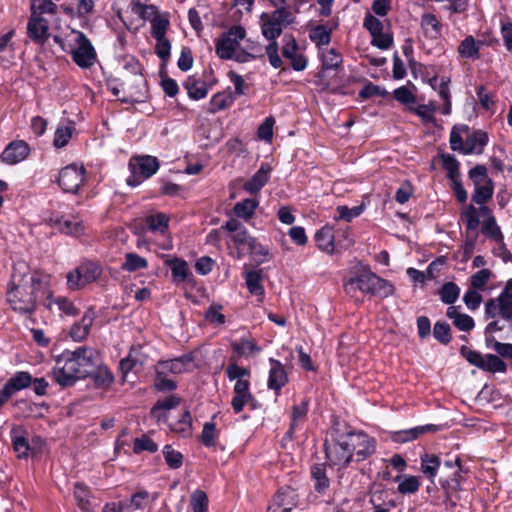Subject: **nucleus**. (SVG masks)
<instances>
[{"label":"nucleus","instance_id":"obj_14","mask_svg":"<svg viewBox=\"0 0 512 512\" xmlns=\"http://www.w3.org/2000/svg\"><path fill=\"white\" fill-rule=\"evenodd\" d=\"M299 502L297 491L290 487H280L273 495L267 512H291Z\"/></svg>","mask_w":512,"mask_h":512},{"label":"nucleus","instance_id":"obj_9","mask_svg":"<svg viewBox=\"0 0 512 512\" xmlns=\"http://www.w3.org/2000/svg\"><path fill=\"white\" fill-rule=\"evenodd\" d=\"M348 435L351 442L353 462L360 463L376 453L377 440L363 430L352 428L348 424Z\"/></svg>","mask_w":512,"mask_h":512},{"label":"nucleus","instance_id":"obj_51","mask_svg":"<svg viewBox=\"0 0 512 512\" xmlns=\"http://www.w3.org/2000/svg\"><path fill=\"white\" fill-rule=\"evenodd\" d=\"M481 232L496 242H503V234L491 212L489 213V217L484 221Z\"/></svg>","mask_w":512,"mask_h":512},{"label":"nucleus","instance_id":"obj_42","mask_svg":"<svg viewBox=\"0 0 512 512\" xmlns=\"http://www.w3.org/2000/svg\"><path fill=\"white\" fill-rule=\"evenodd\" d=\"M259 202L256 199L246 198L234 205L233 211L238 218L248 220L252 218L258 207Z\"/></svg>","mask_w":512,"mask_h":512},{"label":"nucleus","instance_id":"obj_17","mask_svg":"<svg viewBox=\"0 0 512 512\" xmlns=\"http://www.w3.org/2000/svg\"><path fill=\"white\" fill-rule=\"evenodd\" d=\"M30 154V147L24 140L11 141L1 153V161L8 165H15L25 160Z\"/></svg>","mask_w":512,"mask_h":512},{"label":"nucleus","instance_id":"obj_57","mask_svg":"<svg viewBox=\"0 0 512 512\" xmlns=\"http://www.w3.org/2000/svg\"><path fill=\"white\" fill-rule=\"evenodd\" d=\"M190 505L193 512H207L209 507L207 494L203 490H195L191 494Z\"/></svg>","mask_w":512,"mask_h":512},{"label":"nucleus","instance_id":"obj_46","mask_svg":"<svg viewBox=\"0 0 512 512\" xmlns=\"http://www.w3.org/2000/svg\"><path fill=\"white\" fill-rule=\"evenodd\" d=\"M153 387L158 392H172L177 389V382L167 377L163 371L155 368Z\"/></svg>","mask_w":512,"mask_h":512},{"label":"nucleus","instance_id":"obj_21","mask_svg":"<svg viewBox=\"0 0 512 512\" xmlns=\"http://www.w3.org/2000/svg\"><path fill=\"white\" fill-rule=\"evenodd\" d=\"M327 461L315 463L310 467V478L313 482L314 491L320 495H325L330 489L331 481L327 475Z\"/></svg>","mask_w":512,"mask_h":512},{"label":"nucleus","instance_id":"obj_60","mask_svg":"<svg viewBox=\"0 0 512 512\" xmlns=\"http://www.w3.org/2000/svg\"><path fill=\"white\" fill-rule=\"evenodd\" d=\"M247 251L257 265L264 263L270 256L269 249L258 240L252 241Z\"/></svg>","mask_w":512,"mask_h":512},{"label":"nucleus","instance_id":"obj_39","mask_svg":"<svg viewBox=\"0 0 512 512\" xmlns=\"http://www.w3.org/2000/svg\"><path fill=\"white\" fill-rule=\"evenodd\" d=\"M170 218L162 212L151 214L146 217V225L151 232L165 234L169 228Z\"/></svg>","mask_w":512,"mask_h":512},{"label":"nucleus","instance_id":"obj_20","mask_svg":"<svg viewBox=\"0 0 512 512\" xmlns=\"http://www.w3.org/2000/svg\"><path fill=\"white\" fill-rule=\"evenodd\" d=\"M123 85H124V82L118 77H114L111 75V76L106 77V79H105V86H106L107 90L110 91L115 97H117L121 103L133 105V104H137V103H142L146 100V98H147V90L146 89L144 91L139 90L135 94H132L127 97H119L120 88L123 87Z\"/></svg>","mask_w":512,"mask_h":512},{"label":"nucleus","instance_id":"obj_5","mask_svg":"<svg viewBox=\"0 0 512 512\" xmlns=\"http://www.w3.org/2000/svg\"><path fill=\"white\" fill-rule=\"evenodd\" d=\"M43 219L47 226L69 237L79 238L86 233V227L79 215L65 217L59 211L47 209Z\"/></svg>","mask_w":512,"mask_h":512},{"label":"nucleus","instance_id":"obj_44","mask_svg":"<svg viewBox=\"0 0 512 512\" xmlns=\"http://www.w3.org/2000/svg\"><path fill=\"white\" fill-rule=\"evenodd\" d=\"M171 431L187 438L192 435V416L189 410H185L181 418L170 425Z\"/></svg>","mask_w":512,"mask_h":512},{"label":"nucleus","instance_id":"obj_62","mask_svg":"<svg viewBox=\"0 0 512 512\" xmlns=\"http://www.w3.org/2000/svg\"><path fill=\"white\" fill-rule=\"evenodd\" d=\"M163 456L166 464L171 469H178L183 464V455L181 452L176 451L171 445H165L163 448Z\"/></svg>","mask_w":512,"mask_h":512},{"label":"nucleus","instance_id":"obj_29","mask_svg":"<svg viewBox=\"0 0 512 512\" xmlns=\"http://www.w3.org/2000/svg\"><path fill=\"white\" fill-rule=\"evenodd\" d=\"M93 380L94 387L97 389L108 390L114 383L115 377L112 371L106 365L94 366L91 374L88 375Z\"/></svg>","mask_w":512,"mask_h":512},{"label":"nucleus","instance_id":"obj_11","mask_svg":"<svg viewBox=\"0 0 512 512\" xmlns=\"http://www.w3.org/2000/svg\"><path fill=\"white\" fill-rule=\"evenodd\" d=\"M246 36L245 29L240 25L232 26L227 32L222 33L215 44L216 55L223 60L232 59L239 43Z\"/></svg>","mask_w":512,"mask_h":512},{"label":"nucleus","instance_id":"obj_22","mask_svg":"<svg viewBox=\"0 0 512 512\" xmlns=\"http://www.w3.org/2000/svg\"><path fill=\"white\" fill-rule=\"evenodd\" d=\"M339 237V232L334 233L333 226L325 225L315 233V241L317 247L330 255L337 251L336 238Z\"/></svg>","mask_w":512,"mask_h":512},{"label":"nucleus","instance_id":"obj_55","mask_svg":"<svg viewBox=\"0 0 512 512\" xmlns=\"http://www.w3.org/2000/svg\"><path fill=\"white\" fill-rule=\"evenodd\" d=\"M459 130L462 132H468L470 130L469 126L466 124L461 125L459 128L455 125L453 126L451 132H450V148L453 151L460 152L464 154V146L462 136L459 133Z\"/></svg>","mask_w":512,"mask_h":512},{"label":"nucleus","instance_id":"obj_59","mask_svg":"<svg viewBox=\"0 0 512 512\" xmlns=\"http://www.w3.org/2000/svg\"><path fill=\"white\" fill-rule=\"evenodd\" d=\"M75 128L73 126H59L54 133L53 145L56 148L65 147L72 138Z\"/></svg>","mask_w":512,"mask_h":512},{"label":"nucleus","instance_id":"obj_35","mask_svg":"<svg viewBox=\"0 0 512 512\" xmlns=\"http://www.w3.org/2000/svg\"><path fill=\"white\" fill-rule=\"evenodd\" d=\"M182 401V398L177 394H170L169 396L158 399L152 406L150 414L153 418L160 420L162 418V410H171L176 408Z\"/></svg>","mask_w":512,"mask_h":512},{"label":"nucleus","instance_id":"obj_8","mask_svg":"<svg viewBox=\"0 0 512 512\" xmlns=\"http://www.w3.org/2000/svg\"><path fill=\"white\" fill-rule=\"evenodd\" d=\"M466 474H459L458 472H452L449 476L440 477L439 485L443 491V503L447 509H455L458 505H461V501L466 497L464 493V483L466 481Z\"/></svg>","mask_w":512,"mask_h":512},{"label":"nucleus","instance_id":"obj_28","mask_svg":"<svg viewBox=\"0 0 512 512\" xmlns=\"http://www.w3.org/2000/svg\"><path fill=\"white\" fill-rule=\"evenodd\" d=\"M164 264L171 269L172 280L176 284L185 282L190 275L188 263L182 258L167 255Z\"/></svg>","mask_w":512,"mask_h":512},{"label":"nucleus","instance_id":"obj_10","mask_svg":"<svg viewBox=\"0 0 512 512\" xmlns=\"http://www.w3.org/2000/svg\"><path fill=\"white\" fill-rule=\"evenodd\" d=\"M86 173L83 164L71 163L59 171L56 182L63 192L77 194L85 182Z\"/></svg>","mask_w":512,"mask_h":512},{"label":"nucleus","instance_id":"obj_23","mask_svg":"<svg viewBox=\"0 0 512 512\" xmlns=\"http://www.w3.org/2000/svg\"><path fill=\"white\" fill-rule=\"evenodd\" d=\"M488 141L489 136L487 132L481 129L473 130L472 133L466 137L464 155L482 154Z\"/></svg>","mask_w":512,"mask_h":512},{"label":"nucleus","instance_id":"obj_41","mask_svg":"<svg viewBox=\"0 0 512 512\" xmlns=\"http://www.w3.org/2000/svg\"><path fill=\"white\" fill-rule=\"evenodd\" d=\"M401 478L402 476L400 475L394 478L395 482H399L397 490L400 494H414L419 490L421 483L418 476H404L402 480Z\"/></svg>","mask_w":512,"mask_h":512},{"label":"nucleus","instance_id":"obj_53","mask_svg":"<svg viewBox=\"0 0 512 512\" xmlns=\"http://www.w3.org/2000/svg\"><path fill=\"white\" fill-rule=\"evenodd\" d=\"M151 35L153 38L166 37L170 22L167 17L155 15L151 20Z\"/></svg>","mask_w":512,"mask_h":512},{"label":"nucleus","instance_id":"obj_26","mask_svg":"<svg viewBox=\"0 0 512 512\" xmlns=\"http://www.w3.org/2000/svg\"><path fill=\"white\" fill-rule=\"evenodd\" d=\"M420 27L424 37L428 40H437L441 37L443 26L435 14H422Z\"/></svg>","mask_w":512,"mask_h":512},{"label":"nucleus","instance_id":"obj_15","mask_svg":"<svg viewBox=\"0 0 512 512\" xmlns=\"http://www.w3.org/2000/svg\"><path fill=\"white\" fill-rule=\"evenodd\" d=\"M442 429L441 425L426 424L416 426L410 429L390 431L389 438L394 443L403 444L418 439L421 435L427 433H436Z\"/></svg>","mask_w":512,"mask_h":512},{"label":"nucleus","instance_id":"obj_45","mask_svg":"<svg viewBox=\"0 0 512 512\" xmlns=\"http://www.w3.org/2000/svg\"><path fill=\"white\" fill-rule=\"evenodd\" d=\"M450 82V77L442 76L438 88L439 97L443 100V106L441 108V113L443 115H449L452 111L451 94L449 88Z\"/></svg>","mask_w":512,"mask_h":512},{"label":"nucleus","instance_id":"obj_38","mask_svg":"<svg viewBox=\"0 0 512 512\" xmlns=\"http://www.w3.org/2000/svg\"><path fill=\"white\" fill-rule=\"evenodd\" d=\"M331 29L326 25L318 24L309 29L310 40L318 47L326 46L331 42Z\"/></svg>","mask_w":512,"mask_h":512},{"label":"nucleus","instance_id":"obj_50","mask_svg":"<svg viewBox=\"0 0 512 512\" xmlns=\"http://www.w3.org/2000/svg\"><path fill=\"white\" fill-rule=\"evenodd\" d=\"M218 437L219 430H217L216 424L213 421L206 422L200 435L201 443L207 448L215 447Z\"/></svg>","mask_w":512,"mask_h":512},{"label":"nucleus","instance_id":"obj_36","mask_svg":"<svg viewBox=\"0 0 512 512\" xmlns=\"http://www.w3.org/2000/svg\"><path fill=\"white\" fill-rule=\"evenodd\" d=\"M236 357H229L226 375L230 381H242L251 378V370L248 367L238 365Z\"/></svg>","mask_w":512,"mask_h":512},{"label":"nucleus","instance_id":"obj_7","mask_svg":"<svg viewBox=\"0 0 512 512\" xmlns=\"http://www.w3.org/2000/svg\"><path fill=\"white\" fill-rule=\"evenodd\" d=\"M102 272L103 268L99 262L86 260L67 273V285L71 290L83 289L86 285L96 282Z\"/></svg>","mask_w":512,"mask_h":512},{"label":"nucleus","instance_id":"obj_58","mask_svg":"<svg viewBox=\"0 0 512 512\" xmlns=\"http://www.w3.org/2000/svg\"><path fill=\"white\" fill-rule=\"evenodd\" d=\"M434 338L443 345L451 342V327L447 322L437 321L433 327Z\"/></svg>","mask_w":512,"mask_h":512},{"label":"nucleus","instance_id":"obj_1","mask_svg":"<svg viewBox=\"0 0 512 512\" xmlns=\"http://www.w3.org/2000/svg\"><path fill=\"white\" fill-rule=\"evenodd\" d=\"M26 271L28 266L25 263L14 266L6 297L13 311L22 315H33L38 307L36 293H45L49 287L50 275L34 270L28 277Z\"/></svg>","mask_w":512,"mask_h":512},{"label":"nucleus","instance_id":"obj_40","mask_svg":"<svg viewBox=\"0 0 512 512\" xmlns=\"http://www.w3.org/2000/svg\"><path fill=\"white\" fill-rule=\"evenodd\" d=\"M321 60L322 70H337L343 64V56L335 48L324 50Z\"/></svg>","mask_w":512,"mask_h":512},{"label":"nucleus","instance_id":"obj_6","mask_svg":"<svg viewBox=\"0 0 512 512\" xmlns=\"http://www.w3.org/2000/svg\"><path fill=\"white\" fill-rule=\"evenodd\" d=\"M128 168L130 175L126 179V183L130 187H137L157 173L160 161L151 155H134L129 159Z\"/></svg>","mask_w":512,"mask_h":512},{"label":"nucleus","instance_id":"obj_52","mask_svg":"<svg viewBox=\"0 0 512 512\" xmlns=\"http://www.w3.org/2000/svg\"><path fill=\"white\" fill-rule=\"evenodd\" d=\"M261 30L267 40H276L282 34V26L272 16L263 21Z\"/></svg>","mask_w":512,"mask_h":512},{"label":"nucleus","instance_id":"obj_43","mask_svg":"<svg viewBox=\"0 0 512 512\" xmlns=\"http://www.w3.org/2000/svg\"><path fill=\"white\" fill-rule=\"evenodd\" d=\"M440 158L442 160V168L446 171V176L449 180L461 178L460 163L454 155L442 153Z\"/></svg>","mask_w":512,"mask_h":512},{"label":"nucleus","instance_id":"obj_30","mask_svg":"<svg viewBox=\"0 0 512 512\" xmlns=\"http://www.w3.org/2000/svg\"><path fill=\"white\" fill-rule=\"evenodd\" d=\"M244 278L249 293L258 297V301L262 302L265 296V288L262 284V269L247 271Z\"/></svg>","mask_w":512,"mask_h":512},{"label":"nucleus","instance_id":"obj_12","mask_svg":"<svg viewBox=\"0 0 512 512\" xmlns=\"http://www.w3.org/2000/svg\"><path fill=\"white\" fill-rule=\"evenodd\" d=\"M76 34L77 48L70 47L69 54L74 63L82 68L89 69L97 61V53L90 39L81 31H73Z\"/></svg>","mask_w":512,"mask_h":512},{"label":"nucleus","instance_id":"obj_19","mask_svg":"<svg viewBox=\"0 0 512 512\" xmlns=\"http://www.w3.org/2000/svg\"><path fill=\"white\" fill-rule=\"evenodd\" d=\"M12 446L19 459H28L36 454L35 448L29 443L26 431L22 427H13L10 431Z\"/></svg>","mask_w":512,"mask_h":512},{"label":"nucleus","instance_id":"obj_27","mask_svg":"<svg viewBox=\"0 0 512 512\" xmlns=\"http://www.w3.org/2000/svg\"><path fill=\"white\" fill-rule=\"evenodd\" d=\"M73 496L81 512H95L92 506V491L85 483L76 482L74 484Z\"/></svg>","mask_w":512,"mask_h":512},{"label":"nucleus","instance_id":"obj_63","mask_svg":"<svg viewBox=\"0 0 512 512\" xmlns=\"http://www.w3.org/2000/svg\"><path fill=\"white\" fill-rule=\"evenodd\" d=\"M461 218L466 222L467 231H475L480 225L478 210L473 205H469L461 213Z\"/></svg>","mask_w":512,"mask_h":512},{"label":"nucleus","instance_id":"obj_3","mask_svg":"<svg viewBox=\"0 0 512 512\" xmlns=\"http://www.w3.org/2000/svg\"><path fill=\"white\" fill-rule=\"evenodd\" d=\"M348 438V423L338 416H333L328 437L323 443L325 459L330 468L342 471L353 463L351 442Z\"/></svg>","mask_w":512,"mask_h":512},{"label":"nucleus","instance_id":"obj_54","mask_svg":"<svg viewBox=\"0 0 512 512\" xmlns=\"http://www.w3.org/2000/svg\"><path fill=\"white\" fill-rule=\"evenodd\" d=\"M482 370L490 373H505L507 371V364L495 354H486Z\"/></svg>","mask_w":512,"mask_h":512},{"label":"nucleus","instance_id":"obj_13","mask_svg":"<svg viewBox=\"0 0 512 512\" xmlns=\"http://www.w3.org/2000/svg\"><path fill=\"white\" fill-rule=\"evenodd\" d=\"M33 376L28 371L15 372L0 389V409L17 392L24 390L32 385Z\"/></svg>","mask_w":512,"mask_h":512},{"label":"nucleus","instance_id":"obj_33","mask_svg":"<svg viewBox=\"0 0 512 512\" xmlns=\"http://www.w3.org/2000/svg\"><path fill=\"white\" fill-rule=\"evenodd\" d=\"M235 101V95H233L231 88L228 87L222 92H217L210 99V113H217L221 110L229 108Z\"/></svg>","mask_w":512,"mask_h":512},{"label":"nucleus","instance_id":"obj_61","mask_svg":"<svg viewBox=\"0 0 512 512\" xmlns=\"http://www.w3.org/2000/svg\"><path fill=\"white\" fill-rule=\"evenodd\" d=\"M143 451L155 453L158 451V444L147 435H142L141 437L135 438L133 452L135 454H140Z\"/></svg>","mask_w":512,"mask_h":512},{"label":"nucleus","instance_id":"obj_48","mask_svg":"<svg viewBox=\"0 0 512 512\" xmlns=\"http://www.w3.org/2000/svg\"><path fill=\"white\" fill-rule=\"evenodd\" d=\"M147 267V260L144 257L132 252L125 255V261L121 265V269L127 272H135L138 270L146 269Z\"/></svg>","mask_w":512,"mask_h":512},{"label":"nucleus","instance_id":"obj_24","mask_svg":"<svg viewBox=\"0 0 512 512\" xmlns=\"http://www.w3.org/2000/svg\"><path fill=\"white\" fill-rule=\"evenodd\" d=\"M272 168L268 163H262L255 174L245 182L243 188L250 194H257L269 181Z\"/></svg>","mask_w":512,"mask_h":512},{"label":"nucleus","instance_id":"obj_16","mask_svg":"<svg viewBox=\"0 0 512 512\" xmlns=\"http://www.w3.org/2000/svg\"><path fill=\"white\" fill-rule=\"evenodd\" d=\"M269 364L267 387L274 391L276 396H279L282 388L289 382L288 373L281 361L277 359L269 358Z\"/></svg>","mask_w":512,"mask_h":512},{"label":"nucleus","instance_id":"obj_37","mask_svg":"<svg viewBox=\"0 0 512 512\" xmlns=\"http://www.w3.org/2000/svg\"><path fill=\"white\" fill-rule=\"evenodd\" d=\"M493 196V187L490 186V185H480V184H476L475 185V190H474V193H473V196H472V200L479 204V205H482L479 209V211L482 213V214H489L491 211L490 209L485 206L484 204L486 202H488Z\"/></svg>","mask_w":512,"mask_h":512},{"label":"nucleus","instance_id":"obj_32","mask_svg":"<svg viewBox=\"0 0 512 512\" xmlns=\"http://www.w3.org/2000/svg\"><path fill=\"white\" fill-rule=\"evenodd\" d=\"M458 55L463 59L477 60L480 58V46L478 41L472 36L467 35L457 47Z\"/></svg>","mask_w":512,"mask_h":512},{"label":"nucleus","instance_id":"obj_2","mask_svg":"<svg viewBox=\"0 0 512 512\" xmlns=\"http://www.w3.org/2000/svg\"><path fill=\"white\" fill-rule=\"evenodd\" d=\"M97 351L80 346L74 351L65 350L61 357L65 360L63 367L54 369V379L62 387H70L77 380L85 379L94 369Z\"/></svg>","mask_w":512,"mask_h":512},{"label":"nucleus","instance_id":"obj_34","mask_svg":"<svg viewBox=\"0 0 512 512\" xmlns=\"http://www.w3.org/2000/svg\"><path fill=\"white\" fill-rule=\"evenodd\" d=\"M233 354L230 357H236L239 360L241 357H248L250 354L259 352L261 348L252 340L245 337L238 341H232L230 344Z\"/></svg>","mask_w":512,"mask_h":512},{"label":"nucleus","instance_id":"obj_64","mask_svg":"<svg viewBox=\"0 0 512 512\" xmlns=\"http://www.w3.org/2000/svg\"><path fill=\"white\" fill-rule=\"evenodd\" d=\"M227 76L229 80L234 84V91H232V93L233 95H235V99L239 96L247 94L250 85L244 81L241 75H239L233 70H230L227 73Z\"/></svg>","mask_w":512,"mask_h":512},{"label":"nucleus","instance_id":"obj_4","mask_svg":"<svg viewBox=\"0 0 512 512\" xmlns=\"http://www.w3.org/2000/svg\"><path fill=\"white\" fill-rule=\"evenodd\" d=\"M343 289L346 295L355 298L357 292L371 297L385 299L395 293V286L371 270L369 265H361L343 279Z\"/></svg>","mask_w":512,"mask_h":512},{"label":"nucleus","instance_id":"obj_31","mask_svg":"<svg viewBox=\"0 0 512 512\" xmlns=\"http://www.w3.org/2000/svg\"><path fill=\"white\" fill-rule=\"evenodd\" d=\"M183 87L186 89L188 97L195 101L204 99L209 91L207 82L194 76H189L183 82Z\"/></svg>","mask_w":512,"mask_h":512},{"label":"nucleus","instance_id":"obj_47","mask_svg":"<svg viewBox=\"0 0 512 512\" xmlns=\"http://www.w3.org/2000/svg\"><path fill=\"white\" fill-rule=\"evenodd\" d=\"M438 294L443 303L452 305L459 298L460 288L455 282H446L441 286Z\"/></svg>","mask_w":512,"mask_h":512},{"label":"nucleus","instance_id":"obj_49","mask_svg":"<svg viewBox=\"0 0 512 512\" xmlns=\"http://www.w3.org/2000/svg\"><path fill=\"white\" fill-rule=\"evenodd\" d=\"M58 6L52 0H31L30 10L32 15L42 17L44 14L55 15Z\"/></svg>","mask_w":512,"mask_h":512},{"label":"nucleus","instance_id":"obj_25","mask_svg":"<svg viewBox=\"0 0 512 512\" xmlns=\"http://www.w3.org/2000/svg\"><path fill=\"white\" fill-rule=\"evenodd\" d=\"M442 466V459L439 455L425 452L420 455V470L424 477L433 482Z\"/></svg>","mask_w":512,"mask_h":512},{"label":"nucleus","instance_id":"obj_18","mask_svg":"<svg viewBox=\"0 0 512 512\" xmlns=\"http://www.w3.org/2000/svg\"><path fill=\"white\" fill-rule=\"evenodd\" d=\"M27 36L35 44L44 45L50 36L48 20L31 14L27 23Z\"/></svg>","mask_w":512,"mask_h":512},{"label":"nucleus","instance_id":"obj_56","mask_svg":"<svg viewBox=\"0 0 512 512\" xmlns=\"http://www.w3.org/2000/svg\"><path fill=\"white\" fill-rule=\"evenodd\" d=\"M364 210L363 205L354 206L352 208H349L345 205L337 206L336 211L338 213V216H335L334 219L336 221L344 220L347 223H350L354 218L360 216Z\"/></svg>","mask_w":512,"mask_h":512}]
</instances>
